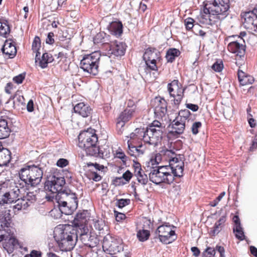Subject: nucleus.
Returning <instances> with one entry per match:
<instances>
[{"instance_id": "1", "label": "nucleus", "mask_w": 257, "mask_h": 257, "mask_svg": "<svg viewBox=\"0 0 257 257\" xmlns=\"http://www.w3.org/2000/svg\"><path fill=\"white\" fill-rule=\"evenodd\" d=\"M78 146L91 156L104 157L109 154L107 151H102L98 145V137L94 129L89 128L82 131L78 137Z\"/></svg>"}, {"instance_id": "2", "label": "nucleus", "mask_w": 257, "mask_h": 257, "mask_svg": "<svg viewBox=\"0 0 257 257\" xmlns=\"http://www.w3.org/2000/svg\"><path fill=\"white\" fill-rule=\"evenodd\" d=\"M54 238L62 251L72 250L78 238L77 231L69 225H59L54 230Z\"/></svg>"}, {"instance_id": "3", "label": "nucleus", "mask_w": 257, "mask_h": 257, "mask_svg": "<svg viewBox=\"0 0 257 257\" xmlns=\"http://www.w3.org/2000/svg\"><path fill=\"white\" fill-rule=\"evenodd\" d=\"M147 172H149L150 181L156 184L165 183L168 184L172 183L175 177H178L174 174L171 168L162 166H147Z\"/></svg>"}, {"instance_id": "4", "label": "nucleus", "mask_w": 257, "mask_h": 257, "mask_svg": "<svg viewBox=\"0 0 257 257\" xmlns=\"http://www.w3.org/2000/svg\"><path fill=\"white\" fill-rule=\"evenodd\" d=\"M55 197L59 210L63 214L70 215L78 207L77 195L70 190H64L63 192L55 195Z\"/></svg>"}, {"instance_id": "5", "label": "nucleus", "mask_w": 257, "mask_h": 257, "mask_svg": "<svg viewBox=\"0 0 257 257\" xmlns=\"http://www.w3.org/2000/svg\"><path fill=\"white\" fill-rule=\"evenodd\" d=\"M19 177L26 184L36 186L41 182L43 171L36 165H28L21 168L19 172Z\"/></svg>"}, {"instance_id": "6", "label": "nucleus", "mask_w": 257, "mask_h": 257, "mask_svg": "<svg viewBox=\"0 0 257 257\" xmlns=\"http://www.w3.org/2000/svg\"><path fill=\"white\" fill-rule=\"evenodd\" d=\"M229 9V0H208L204 6V13L206 14L216 16L219 19L224 18L228 14Z\"/></svg>"}, {"instance_id": "7", "label": "nucleus", "mask_w": 257, "mask_h": 257, "mask_svg": "<svg viewBox=\"0 0 257 257\" xmlns=\"http://www.w3.org/2000/svg\"><path fill=\"white\" fill-rule=\"evenodd\" d=\"M100 53L98 51L83 56L80 61V68L85 72L93 75L98 72Z\"/></svg>"}, {"instance_id": "8", "label": "nucleus", "mask_w": 257, "mask_h": 257, "mask_svg": "<svg viewBox=\"0 0 257 257\" xmlns=\"http://www.w3.org/2000/svg\"><path fill=\"white\" fill-rule=\"evenodd\" d=\"M164 162L169 163V165H164L163 167H168L171 168L174 174L179 178L183 176L184 162L177 157V155L172 151L169 150H162Z\"/></svg>"}, {"instance_id": "9", "label": "nucleus", "mask_w": 257, "mask_h": 257, "mask_svg": "<svg viewBox=\"0 0 257 257\" xmlns=\"http://www.w3.org/2000/svg\"><path fill=\"white\" fill-rule=\"evenodd\" d=\"M193 114L188 109L180 110L178 115L171 123V132L177 134H182L186 126H188L193 120Z\"/></svg>"}, {"instance_id": "10", "label": "nucleus", "mask_w": 257, "mask_h": 257, "mask_svg": "<svg viewBox=\"0 0 257 257\" xmlns=\"http://www.w3.org/2000/svg\"><path fill=\"white\" fill-rule=\"evenodd\" d=\"M65 180L64 177L59 175L50 176L45 183L44 189L45 191L52 194H57L60 192H63Z\"/></svg>"}, {"instance_id": "11", "label": "nucleus", "mask_w": 257, "mask_h": 257, "mask_svg": "<svg viewBox=\"0 0 257 257\" xmlns=\"http://www.w3.org/2000/svg\"><path fill=\"white\" fill-rule=\"evenodd\" d=\"M175 226L166 223L159 226L156 233L158 234L160 241L165 244H169L177 238L175 231L173 230Z\"/></svg>"}, {"instance_id": "12", "label": "nucleus", "mask_w": 257, "mask_h": 257, "mask_svg": "<svg viewBox=\"0 0 257 257\" xmlns=\"http://www.w3.org/2000/svg\"><path fill=\"white\" fill-rule=\"evenodd\" d=\"M167 89L170 97L173 98L174 104L179 105L184 96V88L179 84L178 80H174L168 84Z\"/></svg>"}, {"instance_id": "13", "label": "nucleus", "mask_w": 257, "mask_h": 257, "mask_svg": "<svg viewBox=\"0 0 257 257\" xmlns=\"http://www.w3.org/2000/svg\"><path fill=\"white\" fill-rule=\"evenodd\" d=\"M36 200V193L34 192H27L26 194L21 193L20 199L18 200L17 205L12 207L15 213L23 209H26Z\"/></svg>"}, {"instance_id": "14", "label": "nucleus", "mask_w": 257, "mask_h": 257, "mask_svg": "<svg viewBox=\"0 0 257 257\" xmlns=\"http://www.w3.org/2000/svg\"><path fill=\"white\" fill-rule=\"evenodd\" d=\"M10 185L4 201V204L14 203L15 205H17L18 200L21 198L23 188L18 186L16 183L12 181Z\"/></svg>"}, {"instance_id": "15", "label": "nucleus", "mask_w": 257, "mask_h": 257, "mask_svg": "<svg viewBox=\"0 0 257 257\" xmlns=\"http://www.w3.org/2000/svg\"><path fill=\"white\" fill-rule=\"evenodd\" d=\"M162 135L163 130L148 128L145 130L144 128L143 140L149 145L156 146L161 142Z\"/></svg>"}, {"instance_id": "16", "label": "nucleus", "mask_w": 257, "mask_h": 257, "mask_svg": "<svg viewBox=\"0 0 257 257\" xmlns=\"http://www.w3.org/2000/svg\"><path fill=\"white\" fill-rule=\"evenodd\" d=\"M77 233L79 234V238L84 245L90 248L96 246L98 243V239L94 235H91L88 233L89 229L88 227H84L83 230L79 231L76 230Z\"/></svg>"}, {"instance_id": "17", "label": "nucleus", "mask_w": 257, "mask_h": 257, "mask_svg": "<svg viewBox=\"0 0 257 257\" xmlns=\"http://www.w3.org/2000/svg\"><path fill=\"white\" fill-rule=\"evenodd\" d=\"M227 48L230 52L241 57L244 55L245 51L244 41L242 38L238 37L237 40L228 44Z\"/></svg>"}, {"instance_id": "18", "label": "nucleus", "mask_w": 257, "mask_h": 257, "mask_svg": "<svg viewBox=\"0 0 257 257\" xmlns=\"http://www.w3.org/2000/svg\"><path fill=\"white\" fill-rule=\"evenodd\" d=\"M154 113L159 117H163L167 112V102L162 98L156 97L152 102Z\"/></svg>"}, {"instance_id": "19", "label": "nucleus", "mask_w": 257, "mask_h": 257, "mask_svg": "<svg viewBox=\"0 0 257 257\" xmlns=\"http://www.w3.org/2000/svg\"><path fill=\"white\" fill-rule=\"evenodd\" d=\"M134 113L135 108H126L119 115L116 123L117 127L120 128L123 127L125 123L131 119Z\"/></svg>"}, {"instance_id": "20", "label": "nucleus", "mask_w": 257, "mask_h": 257, "mask_svg": "<svg viewBox=\"0 0 257 257\" xmlns=\"http://www.w3.org/2000/svg\"><path fill=\"white\" fill-rule=\"evenodd\" d=\"M88 214L87 211H83L76 214L73 221L74 226L78 227L76 230L81 231L83 230L84 227H88L87 225V222L88 220Z\"/></svg>"}, {"instance_id": "21", "label": "nucleus", "mask_w": 257, "mask_h": 257, "mask_svg": "<svg viewBox=\"0 0 257 257\" xmlns=\"http://www.w3.org/2000/svg\"><path fill=\"white\" fill-rule=\"evenodd\" d=\"M125 49L126 45L124 43L115 41L111 44L109 51L111 54L116 56H121L124 54Z\"/></svg>"}, {"instance_id": "22", "label": "nucleus", "mask_w": 257, "mask_h": 257, "mask_svg": "<svg viewBox=\"0 0 257 257\" xmlns=\"http://www.w3.org/2000/svg\"><path fill=\"white\" fill-rule=\"evenodd\" d=\"M134 168V174L137 178L138 182L143 185L147 184L148 181V176L142 169L140 164L135 162Z\"/></svg>"}, {"instance_id": "23", "label": "nucleus", "mask_w": 257, "mask_h": 257, "mask_svg": "<svg viewBox=\"0 0 257 257\" xmlns=\"http://www.w3.org/2000/svg\"><path fill=\"white\" fill-rule=\"evenodd\" d=\"M128 153L132 156L137 157L143 155L145 151V147L142 144L136 146L133 144L130 141H127Z\"/></svg>"}, {"instance_id": "24", "label": "nucleus", "mask_w": 257, "mask_h": 257, "mask_svg": "<svg viewBox=\"0 0 257 257\" xmlns=\"http://www.w3.org/2000/svg\"><path fill=\"white\" fill-rule=\"evenodd\" d=\"M73 109L75 113L79 114L83 117L88 116L91 112V108L90 106L84 102L77 103L74 106Z\"/></svg>"}, {"instance_id": "25", "label": "nucleus", "mask_w": 257, "mask_h": 257, "mask_svg": "<svg viewBox=\"0 0 257 257\" xmlns=\"http://www.w3.org/2000/svg\"><path fill=\"white\" fill-rule=\"evenodd\" d=\"M11 159V152L7 148H4L0 142V167L6 166Z\"/></svg>"}, {"instance_id": "26", "label": "nucleus", "mask_w": 257, "mask_h": 257, "mask_svg": "<svg viewBox=\"0 0 257 257\" xmlns=\"http://www.w3.org/2000/svg\"><path fill=\"white\" fill-rule=\"evenodd\" d=\"M11 214L10 210L3 212L0 216V231H8L11 223Z\"/></svg>"}, {"instance_id": "27", "label": "nucleus", "mask_w": 257, "mask_h": 257, "mask_svg": "<svg viewBox=\"0 0 257 257\" xmlns=\"http://www.w3.org/2000/svg\"><path fill=\"white\" fill-rule=\"evenodd\" d=\"M241 16L242 20H244V26L247 29H252V25L257 16H255L252 12L249 11L242 13Z\"/></svg>"}, {"instance_id": "28", "label": "nucleus", "mask_w": 257, "mask_h": 257, "mask_svg": "<svg viewBox=\"0 0 257 257\" xmlns=\"http://www.w3.org/2000/svg\"><path fill=\"white\" fill-rule=\"evenodd\" d=\"M11 132V130L8 125L6 118L1 117L0 118V139H4L8 138Z\"/></svg>"}, {"instance_id": "29", "label": "nucleus", "mask_w": 257, "mask_h": 257, "mask_svg": "<svg viewBox=\"0 0 257 257\" xmlns=\"http://www.w3.org/2000/svg\"><path fill=\"white\" fill-rule=\"evenodd\" d=\"M2 51L9 58H14L17 54L16 46L12 42L9 41H6L5 43Z\"/></svg>"}, {"instance_id": "30", "label": "nucleus", "mask_w": 257, "mask_h": 257, "mask_svg": "<svg viewBox=\"0 0 257 257\" xmlns=\"http://www.w3.org/2000/svg\"><path fill=\"white\" fill-rule=\"evenodd\" d=\"M143 136L144 128H137L130 134V139L127 141H130L133 144H137V142L143 139Z\"/></svg>"}, {"instance_id": "31", "label": "nucleus", "mask_w": 257, "mask_h": 257, "mask_svg": "<svg viewBox=\"0 0 257 257\" xmlns=\"http://www.w3.org/2000/svg\"><path fill=\"white\" fill-rule=\"evenodd\" d=\"M237 74L238 80L242 85L251 84L254 81V79L251 76L245 74L242 70H239Z\"/></svg>"}, {"instance_id": "32", "label": "nucleus", "mask_w": 257, "mask_h": 257, "mask_svg": "<svg viewBox=\"0 0 257 257\" xmlns=\"http://www.w3.org/2000/svg\"><path fill=\"white\" fill-rule=\"evenodd\" d=\"M11 181L8 180L4 182H0V205H4V199L7 193Z\"/></svg>"}, {"instance_id": "33", "label": "nucleus", "mask_w": 257, "mask_h": 257, "mask_svg": "<svg viewBox=\"0 0 257 257\" xmlns=\"http://www.w3.org/2000/svg\"><path fill=\"white\" fill-rule=\"evenodd\" d=\"M109 30L111 34L120 36L122 33V25L120 22H112L109 26Z\"/></svg>"}, {"instance_id": "34", "label": "nucleus", "mask_w": 257, "mask_h": 257, "mask_svg": "<svg viewBox=\"0 0 257 257\" xmlns=\"http://www.w3.org/2000/svg\"><path fill=\"white\" fill-rule=\"evenodd\" d=\"M4 248L7 250L9 253L13 251L14 246L17 244V240L13 236H11L9 237L7 236V238L5 239Z\"/></svg>"}, {"instance_id": "35", "label": "nucleus", "mask_w": 257, "mask_h": 257, "mask_svg": "<svg viewBox=\"0 0 257 257\" xmlns=\"http://www.w3.org/2000/svg\"><path fill=\"white\" fill-rule=\"evenodd\" d=\"M38 59H39V66L43 69L46 68L48 66V64L52 62L54 60L52 55L48 53H44L41 59L37 57V60Z\"/></svg>"}, {"instance_id": "36", "label": "nucleus", "mask_w": 257, "mask_h": 257, "mask_svg": "<svg viewBox=\"0 0 257 257\" xmlns=\"http://www.w3.org/2000/svg\"><path fill=\"white\" fill-rule=\"evenodd\" d=\"M157 54L158 52L155 49L148 48L143 55V59L145 62L155 61L158 58Z\"/></svg>"}, {"instance_id": "37", "label": "nucleus", "mask_w": 257, "mask_h": 257, "mask_svg": "<svg viewBox=\"0 0 257 257\" xmlns=\"http://www.w3.org/2000/svg\"><path fill=\"white\" fill-rule=\"evenodd\" d=\"M180 54V52L179 50L176 48L169 49L166 55V58L168 62H172L175 59V58L178 56Z\"/></svg>"}, {"instance_id": "38", "label": "nucleus", "mask_w": 257, "mask_h": 257, "mask_svg": "<svg viewBox=\"0 0 257 257\" xmlns=\"http://www.w3.org/2000/svg\"><path fill=\"white\" fill-rule=\"evenodd\" d=\"M10 32V28L7 22L0 21V35L7 37Z\"/></svg>"}, {"instance_id": "39", "label": "nucleus", "mask_w": 257, "mask_h": 257, "mask_svg": "<svg viewBox=\"0 0 257 257\" xmlns=\"http://www.w3.org/2000/svg\"><path fill=\"white\" fill-rule=\"evenodd\" d=\"M163 151L162 150L159 153H157L155 156L154 159H152L150 162L148 163V165H150L151 166H155V165H157L161 162H164L162 155Z\"/></svg>"}, {"instance_id": "40", "label": "nucleus", "mask_w": 257, "mask_h": 257, "mask_svg": "<svg viewBox=\"0 0 257 257\" xmlns=\"http://www.w3.org/2000/svg\"><path fill=\"white\" fill-rule=\"evenodd\" d=\"M150 235V231L148 230H140L137 232V237L141 241L147 240L149 238Z\"/></svg>"}, {"instance_id": "41", "label": "nucleus", "mask_w": 257, "mask_h": 257, "mask_svg": "<svg viewBox=\"0 0 257 257\" xmlns=\"http://www.w3.org/2000/svg\"><path fill=\"white\" fill-rule=\"evenodd\" d=\"M233 232H236L235 237L240 240H243L244 238L243 229L241 226H234L233 229Z\"/></svg>"}, {"instance_id": "42", "label": "nucleus", "mask_w": 257, "mask_h": 257, "mask_svg": "<svg viewBox=\"0 0 257 257\" xmlns=\"http://www.w3.org/2000/svg\"><path fill=\"white\" fill-rule=\"evenodd\" d=\"M41 42L40 39L38 37H36L34 38V40L32 43V49L33 51H37V54L36 56V61H37V57H38V55H40V53L38 52V50L40 47Z\"/></svg>"}, {"instance_id": "43", "label": "nucleus", "mask_w": 257, "mask_h": 257, "mask_svg": "<svg viewBox=\"0 0 257 257\" xmlns=\"http://www.w3.org/2000/svg\"><path fill=\"white\" fill-rule=\"evenodd\" d=\"M216 251L214 248L207 247L202 253V257H215Z\"/></svg>"}, {"instance_id": "44", "label": "nucleus", "mask_w": 257, "mask_h": 257, "mask_svg": "<svg viewBox=\"0 0 257 257\" xmlns=\"http://www.w3.org/2000/svg\"><path fill=\"white\" fill-rule=\"evenodd\" d=\"M212 69L215 72H220L223 68V63L222 60H217L212 66Z\"/></svg>"}, {"instance_id": "45", "label": "nucleus", "mask_w": 257, "mask_h": 257, "mask_svg": "<svg viewBox=\"0 0 257 257\" xmlns=\"http://www.w3.org/2000/svg\"><path fill=\"white\" fill-rule=\"evenodd\" d=\"M202 123L200 121H196L193 123L191 130L192 134L194 135H197L199 131L198 130L201 127Z\"/></svg>"}, {"instance_id": "46", "label": "nucleus", "mask_w": 257, "mask_h": 257, "mask_svg": "<svg viewBox=\"0 0 257 257\" xmlns=\"http://www.w3.org/2000/svg\"><path fill=\"white\" fill-rule=\"evenodd\" d=\"M133 177V174L129 171L127 170L125 172H124L122 177L118 178V179L119 180H121L122 179L125 180V182L122 183L123 184H126V183L129 182L130 180L132 179Z\"/></svg>"}, {"instance_id": "47", "label": "nucleus", "mask_w": 257, "mask_h": 257, "mask_svg": "<svg viewBox=\"0 0 257 257\" xmlns=\"http://www.w3.org/2000/svg\"><path fill=\"white\" fill-rule=\"evenodd\" d=\"M131 203V200L129 199H120L117 200L116 205L119 208L123 207L128 205Z\"/></svg>"}, {"instance_id": "48", "label": "nucleus", "mask_w": 257, "mask_h": 257, "mask_svg": "<svg viewBox=\"0 0 257 257\" xmlns=\"http://www.w3.org/2000/svg\"><path fill=\"white\" fill-rule=\"evenodd\" d=\"M194 20L191 18L186 19L184 21L186 29L188 30H191L194 26Z\"/></svg>"}, {"instance_id": "49", "label": "nucleus", "mask_w": 257, "mask_h": 257, "mask_svg": "<svg viewBox=\"0 0 257 257\" xmlns=\"http://www.w3.org/2000/svg\"><path fill=\"white\" fill-rule=\"evenodd\" d=\"M222 227L223 225H220L219 224H218L216 222L213 228H212V230L211 231V234L212 235H215L216 234H218L221 230Z\"/></svg>"}, {"instance_id": "50", "label": "nucleus", "mask_w": 257, "mask_h": 257, "mask_svg": "<svg viewBox=\"0 0 257 257\" xmlns=\"http://www.w3.org/2000/svg\"><path fill=\"white\" fill-rule=\"evenodd\" d=\"M25 78V73H22L13 78V81L19 84H21Z\"/></svg>"}, {"instance_id": "51", "label": "nucleus", "mask_w": 257, "mask_h": 257, "mask_svg": "<svg viewBox=\"0 0 257 257\" xmlns=\"http://www.w3.org/2000/svg\"><path fill=\"white\" fill-rule=\"evenodd\" d=\"M68 164H69V162L67 159L61 158V159H59L57 161L56 165L57 166H58L59 167L63 168V167L67 166L68 165Z\"/></svg>"}, {"instance_id": "52", "label": "nucleus", "mask_w": 257, "mask_h": 257, "mask_svg": "<svg viewBox=\"0 0 257 257\" xmlns=\"http://www.w3.org/2000/svg\"><path fill=\"white\" fill-rule=\"evenodd\" d=\"M148 128H156V130H162L163 128L161 126V123L158 121H154L151 125L148 127Z\"/></svg>"}, {"instance_id": "53", "label": "nucleus", "mask_w": 257, "mask_h": 257, "mask_svg": "<svg viewBox=\"0 0 257 257\" xmlns=\"http://www.w3.org/2000/svg\"><path fill=\"white\" fill-rule=\"evenodd\" d=\"M148 67L152 70H157V67L156 65V60L155 61H148L145 62Z\"/></svg>"}, {"instance_id": "54", "label": "nucleus", "mask_w": 257, "mask_h": 257, "mask_svg": "<svg viewBox=\"0 0 257 257\" xmlns=\"http://www.w3.org/2000/svg\"><path fill=\"white\" fill-rule=\"evenodd\" d=\"M89 179H92L93 181L95 182H97L100 181L101 179V177L100 175H98L96 172H91L89 175Z\"/></svg>"}, {"instance_id": "55", "label": "nucleus", "mask_w": 257, "mask_h": 257, "mask_svg": "<svg viewBox=\"0 0 257 257\" xmlns=\"http://www.w3.org/2000/svg\"><path fill=\"white\" fill-rule=\"evenodd\" d=\"M54 34L52 32H50L48 34L47 38L46 39V43L48 44H52L54 43Z\"/></svg>"}, {"instance_id": "56", "label": "nucleus", "mask_w": 257, "mask_h": 257, "mask_svg": "<svg viewBox=\"0 0 257 257\" xmlns=\"http://www.w3.org/2000/svg\"><path fill=\"white\" fill-rule=\"evenodd\" d=\"M122 247L121 246L115 245V243L111 244L109 246L110 251H112L113 253H115L116 252H119L121 249Z\"/></svg>"}, {"instance_id": "57", "label": "nucleus", "mask_w": 257, "mask_h": 257, "mask_svg": "<svg viewBox=\"0 0 257 257\" xmlns=\"http://www.w3.org/2000/svg\"><path fill=\"white\" fill-rule=\"evenodd\" d=\"M26 255H28L29 257H41L42 253L39 251L33 250L30 254H26Z\"/></svg>"}, {"instance_id": "58", "label": "nucleus", "mask_w": 257, "mask_h": 257, "mask_svg": "<svg viewBox=\"0 0 257 257\" xmlns=\"http://www.w3.org/2000/svg\"><path fill=\"white\" fill-rule=\"evenodd\" d=\"M115 215V219L117 221H120L123 220L125 218V215L123 213H118L116 211L114 212Z\"/></svg>"}, {"instance_id": "59", "label": "nucleus", "mask_w": 257, "mask_h": 257, "mask_svg": "<svg viewBox=\"0 0 257 257\" xmlns=\"http://www.w3.org/2000/svg\"><path fill=\"white\" fill-rule=\"evenodd\" d=\"M186 107L189 109H191L193 111H196L199 108V107L197 104L192 103H187Z\"/></svg>"}, {"instance_id": "60", "label": "nucleus", "mask_w": 257, "mask_h": 257, "mask_svg": "<svg viewBox=\"0 0 257 257\" xmlns=\"http://www.w3.org/2000/svg\"><path fill=\"white\" fill-rule=\"evenodd\" d=\"M215 251L217 250L220 253V256L223 257L224 256V248L223 246H220V245H216L215 248Z\"/></svg>"}, {"instance_id": "61", "label": "nucleus", "mask_w": 257, "mask_h": 257, "mask_svg": "<svg viewBox=\"0 0 257 257\" xmlns=\"http://www.w3.org/2000/svg\"><path fill=\"white\" fill-rule=\"evenodd\" d=\"M87 165L88 167L94 166L96 170L99 171L102 170L104 169V166L103 165H100L99 164H98L97 163L93 164L90 163H88Z\"/></svg>"}, {"instance_id": "62", "label": "nucleus", "mask_w": 257, "mask_h": 257, "mask_svg": "<svg viewBox=\"0 0 257 257\" xmlns=\"http://www.w3.org/2000/svg\"><path fill=\"white\" fill-rule=\"evenodd\" d=\"M27 109L29 112H32L34 110V103L32 100H30L27 105Z\"/></svg>"}, {"instance_id": "63", "label": "nucleus", "mask_w": 257, "mask_h": 257, "mask_svg": "<svg viewBox=\"0 0 257 257\" xmlns=\"http://www.w3.org/2000/svg\"><path fill=\"white\" fill-rule=\"evenodd\" d=\"M257 148V136L254 137V140L252 141V145L250 147V151H253Z\"/></svg>"}, {"instance_id": "64", "label": "nucleus", "mask_w": 257, "mask_h": 257, "mask_svg": "<svg viewBox=\"0 0 257 257\" xmlns=\"http://www.w3.org/2000/svg\"><path fill=\"white\" fill-rule=\"evenodd\" d=\"M191 250L193 253V254L196 256V257H197L199 256V255L200 254V250L199 249V248L197 247H192L191 248Z\"/></svg>"}]
</instances>
